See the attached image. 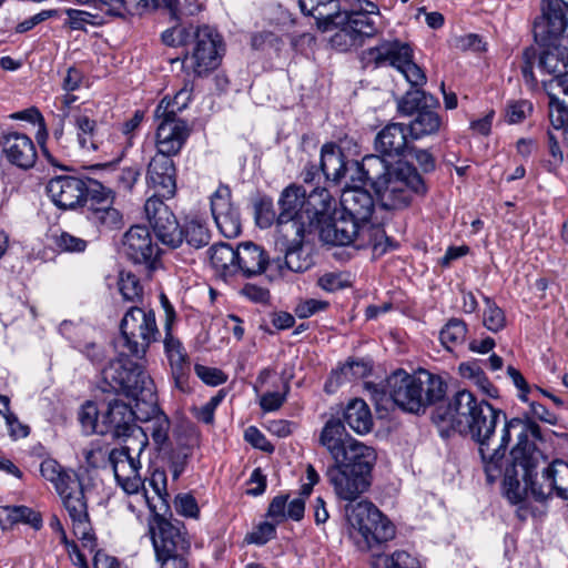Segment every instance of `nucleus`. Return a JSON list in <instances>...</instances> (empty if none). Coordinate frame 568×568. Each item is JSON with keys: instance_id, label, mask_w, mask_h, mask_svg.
Segmentation results:
<instances>
[{"instance_id": "nucleus-1", "label": "nucleus", "mask_w": 568, "mask_h": 568, "mask_svg": "<svg viewBox=\"0 0 568 568\" xmlns=\"http://www.w3.org/2000/svg\"><path fill=\"white\" fill-rule=\"evenodd\" d=\"M320 444L334 460L326 477L338 499L352 501L371 487L377 454L373 447L351 437L341 419L329 418L325 423Z\"/></svg>"}, {"instance_id": "nucleus-2", "label": "nucleus", "mask_w": 568, "mask_h": 568, "mask_svg": "<svg viewBox=\"0 0 568 568\" xmlns=\"http://www.w3.org/2000/svg\"><path fill=\"white\" fill-rule=\"evenodd\" d=\"M501 417V410L495 408L488 402L480 405L471 429L467 432L479 445V454L486 479L489 484H494L501 475L504 476V459L506 449L511 440L513 433H516L517 444L510 452V460H519L524 456L525 446L530 440H541V430L539 425L527 414L523 417L511 418L506 422L501 430V436L496 446H494L493 436L496 426Z\"/></svg>"}, {"instance_id": "nucleus-3", "label": "nucleus", "mask_w": 568, "mask_h": 568, "mask_svg": "<svg viewBox=\"0 0 568 568\" xmlns=\"http://www.w3.org/2000/svg\"><path fill=\"white\" fill-rule=\"evenodd\" d=\"M535 439L525 446L523 458L507 463L503 476L506 498L514 505L520 504L528 493L536 501H545L554 494L568 499V463L556 459L547 463L546 456L537 448Z\"/></svg>"}, {"instance_id": "nucleus-4", "label": "nucleus", "mask_w": 568, "mask_h": 568, "mask_svg": "<svg viewBox=\"0 0 568 568\" xmlns=\"http://www.w3.org/2000/svg\"><path fill=\"white\" fill-rule=\"evenodd\" d=\"M101 375L99 387L102 392L123 394L142 403L138 420L148 423L142 432L145 437L150 433L155 444L163 445L169 439L170 420L160 412L155 386L146 371L121 356L108 364Z\"/></svg>"}, {"instance_id": "nucleus-5", "label": "nucleus", "mask_w": 568, "mask_h": 568, "mask_svg": "<svg viewBox=\"0 0 568 568\" xmlns=\"http://www.w3.org/2000/svg\"><path fill=\"white\" fill-rule=\"evenodd\" d=\"M308 205L313 212V233L318 232L321 241L335 246L354 245L357 248L373 246L376 251L381 242L363 230L356 222L341 212L335 217L336 201L327 189L311 196Z\"/></svg>"}, {"instance_id": "nucleus-6", "label": "nucleus", "mask_w": 568, "mask_h": 568, "mask_svg": "<svg viewBox=\"0 0 568 568\" xmlns=\"http://www.w3.org/2000/svg\"><path fill=\"white\" fill-rule=\"evenodd\" d=\"M447 384L439 375L426 369L408 374L404 369L393 372L385 382V395L402 410L423 414L429 406H437L445 397Z\"/></svg>"}, {"instance_id": "nucleus-7", "label": "nucleus", "mask_w": 568, "mask_h": 568, "mask_svg": "<svg viewBox=\"0 0 568 568\" xmlns=\"http://www.w3.org/2000/svg\"><path fill=\"white\" fill-rule=\"evenodd\" d=\"M534 37L536 42L545 48L539 55V68L552 74L550 80L542 82L549 98L548 112H551L552 108L562 102L560 94L565 97L564 99L568 98V28L549 42H542L535 32Z\"/></svg>"}, {"instance_id": "nucleus-8", "label": "nucleus", "mask_w": 568, "mask_h": 568, "mask_svg": "<svg viewBox=\"0 0 568 568\" xmlns=\"http://www.w3.org/2000/svg\"><path fill=\"white\" fill-rule=\"evenodd\" d=\"M361 61L365 68L393 67L398 70L412 87L426 82L424 71L414 62V51L409 43L400 40H382L377 45L364 50Z\"/></svg>"}, {"instance_id": "nucleus-9", "label": "nucleus", "mask_w": 568, "mask_h": 568, "mask_svg": "<svg viewBox=\"0 0 568 568\" xmlns=\"http://www.w3.org/2000/svg\"><path fill=\"white\" fill-rule=\"evenodd\" d=\"M323 189L315 187L307 194L302 185L293 183L281 192L276 219L278 237H291L294 232H313V212L315 210L308 205V202L313 194Z\"/></svg>"}, {"instance_id": "nucleus-10", "label": "nucleus", "mask_w": 568, "mask_h": 568, "mask_svg": "<svg viewBox=\"0 0 568 568\" xmlns=\"http://www.w3.org/2000/svg\"><path fill=\"white\" fill-rule=\"evenodd\" d=\"M361 495L356 498V500ZM345 507L346 518L352 527V534L357 532L361 540L357 544L361 549L369 550L374 546L386 542L395 537L394 525L371 501L362 500ZM355 501V499H354Z\"/></svg>"}, {"instance_id": "nucleus-11", "label": "nucleus", "mask_w": 568, "mask_h": 568, "mask_svg": "<svg viewBox=\"0 0 568 568\" xmlns=\"http://www.w3.org/2000/svg\"><path fill=\"white\" fill-rule=\"evenodd\" d=\"M191 34L184 67L194 77L201 78L220 67L225 53V43L221 33L207 24L193 27Z\"/></svg>"}, {"instance_id": "nucleus-12", "label": "nucleus", "mask_w": 568, "mask_h": 568, "mask_svg": "<svg viewBox=\"0 0 568 568\" xmlns=\"http://www.w3.org/2000/svg\"><path fill=\"white\" fill-rule=\"evenodd\" d=\"M428 192L425 180L417 169L409 163H398L385 185L375 193L385 210L408 207L415 196H425Z\"/></svg>"}, {"instance_id": "nucleus-13", "label": "nucleus", "mask_w": 568, "mask_h": 568, "mask_svg": "<svg viewBox=\"0 0 568 568\" xmlns=\"http://www.w3.org/2000/svg\"><path fill=\"white\" fill-rule=\"evenodd\" d=\"M134 402L135 408H132L122 400H110L106 409L101 413L99 434H110L116 438L125 437L126 444H138L139 456L148 445V437L144 436L142 428L135 425L142 403Z\"/></svg>"}, {"instance_id": "nucleus-14", "label": "nucleus", "mask_w": 568, "mask_h": 568, "mask_svg": "<svg viewBox=\"0 0 568 568\" xmlns=\"http://www.w3.org/2000/svg\"><path fill=\"white\" fill-rule=\"evenodd\" d=\"M45 191L57 207L74 210L103 193V184L90 178L58 175L49 180Z\"/></svg>"}, {"instance_id": "nucleus-15", "label": "nucleus", "mask_w": 568, "mask_h": 568, "mask_svg": "<svg viewBox=\"0 0 568 568\" xmlns=\"http://www.w3.org/2000/svg\"><path fill=\"white\" fill-rule=\"evenodd\" d=\"M483 403L486 400L477 399L471 392L458 390L448 399L447 404H438L435 407L432 419L438 426H447L460 435L467 436Z\"/></svg>"}, {"instance_id": "nucleus-16", "label": "nucleus", "mask_w": 568, "mask_h": 568, "mask_svg": "<svg viewBox=\"0 0 568 568\" xmlns=\"http://www.w3.org/2000/svg\"><path fill=\"white\" fill-rule=\"evenodd\" d=\"M154 118L158 122L155 154L169 158L178 155L191 133L187 122L175 115V109H170V103H159Z\"/></svg>"}, {"instance_id": "nucleus-17", "label": "nucleus", "mask_w": 568, "mask_h": 568, "mask_svg": "<svg viewBox=\"0 0 568 568\" xmlns=\"http://www.w3.org/2000/svg\"><path fill=\"white\" fill-rule=\"evenodd\" d=\"M143 497L153 513L152 520L149 523V531L155 555L186 552L190 548V541L185 538V532L182 531L183 524L179 520L166 519L158 514L156 505L152 503L145 490Z\"/></svg>"}, {"instance_id": "nucleus-18", "label": "nucleus", "mask_w": 568, "mask_h": 568, "mask_svg": "<svg viewBox=\"0 0 568 568\" xmlns=\"http://www.w3.org/2000/svg\"><path fill=\"white\" fill-rule=\"evenodd\" d=\"M342 213L356 222L363 230L376 237L378 242L387 240L379 223L372 221L375 212V200L365 189L359 186L345 187L341 194Z\"/></svg>"}, {"instance_id": "nucleus-19", "label": "nucleus", "mask_w": 568, "mask_h": 568, "mask_svg": "<svg viewBox=\"0 0 568 568\" xmlns=\"http://www.w3.org/2000/svg\"><path fill=\"white\" fill-rule=\"evenodd\" d=\"M123 253L129 261L144 267L148 276L161 267V250L146 226L133 225L124 234Z\"/></svg>"}, {"instance_id": "nucleus-20", "label": "nucleus", "mask_w": 568, "mask_h": 568, "mask_svg": "<svg viewBox=\"0 0 568 568\" xmlns=\"http://www.w3.org/2000/svg\"><path fill=\"white\" fill-rule=\"evenodd\" d=\"M349 4L353 9L336 11L328 26H346L363 42L375 37L378 32L376 19L381 18L378 6L369 0H349Z\"/></svg>"}, {"instance_id": "nucleus-21", "label": "nucleus", "mask_w": 568, "mask_h": 568, "mask_svg": "<svg viewBox=\"0 0 568 568\" xmlns=\"http://www.w3.org/2000/svg\"><path fill=\"white\" fill-rule=\"evenodd\" d=\"M58 494L72 523L73 534L82 541L84 547L93 550L95 547V538L81 481L78 479V484L74 485V487L67 488L63 493Z\"/></svg>"}, {"instance_id": "nucleus-22", "label": "nucleus", "mask_w": 568, "mask_h": 568, "mask_svg": "<svg viewBox=\"0 0 568 568\" xmlns=\"http://www.w3.org/2000/svg\"><path fill=\"white\" fill-rule=\"evenodd\" d=\"M120 331L121 337L118 343L122 351L114 358V361H118L121 356H124L130 362L141 366L144 369L140 363L134 362L130 358V356H134L136 358H143L145 356L150 344L154 342L159 335L156 322H121ZM110 363L111 361L109 364Z\"/></svg>"}, {"instance_id": "nucleus-23", "label": "nucleus", "mask_w": 568, "mask_h": 568, "mask_svg": "<svg viewBox=\"0 0 568 568\" xmlns=\"http://www.w3.org/2000/svg\"><path fill=\"white\" fill-rule=\"evenodd\" d=\"M133 453L138 454V444H125L119 449H112L109 454L115 480L129 495L144 490V481L139 474L141 464L133 457Z\"/></svg>"}, {"instance_id": "nucleus-24", "label": "nucleus", "mask_w": 568, "mask_h": 568, "mask_svg": "<svg viewBox=\"0 0 568 568\" xmlns=\"http://www.w3.org/2000/svg\"><path fill=\"white\" fill-rule=\"evenodd\" d=\"M146 219L158 240L170 248L181 246V224L174 213L158 197H149L144 204Z\"/></svg>"}, {"instance_id": "nucleus-25", "label": "nucleus", "mask_w": 568, "mask_h": 568, "mask_svg": "<svg viewBox=\"0 0 568 568\" xmlns=\"http://www.w3.org/2000/svg\"><path fill=\"white\" fill-rule=\"evenodd\" d=\"M211 212L224 237L234 239L242 233L241 215L232 202V192L227 185L221 184L211 195Z\"/></svg>"}, {"instance_id": "nucleus-26", "label": "nucleus", "mask_w": 568, "mask_h": 568, "mask_svg": "<svg viewBox=\"0 0 568 568\" xmlns=\"http://www.w3.org/2000/svg\"><path fill=\"white\" fill-rule=\"evenodd\" d=\"M118 288L124 302L131 303L122 320H155V313L145 301L144 286L131 271H121Z\"/></svg>"}, {"instance_id": "nucleus-27", "label": "nucleus", "mask_w": 568, "mask_h": 568, "mask_svg": "<svg viewBox=\"0 0 568 568\" xmlns=\"http://www.w3.org/2000/svg\"><path fill=\"white\" fill-rule=\"evenodd\" d=\"M2 155L11 165L28 171L36 165L38 152L34 142L26 133L4 131L0 138Z\"/></svg>"}, {"instance_id": "nucleus-28", "label": "nucleus", "mask_w": 568, "mask_h": 568, "mask_svg": "<svg viewBox=\"0 0 568 568\" xmlns=\"http://www.w3.org/2000/svg\"><path fill=\"white\" fill-rule=\"evenodd\" d=\"M540 9L535 33L542 42H549L568 28V0H541Z\"/></svg>"}, {"instance_id": "nucleus-29", "label": "nucleus", "mask_w": 568, "mask_h": 568, "mask_svg": "<svg viewBox=\"0 0 568 568\" xmlns=\"http://www.w3.org/2000/svg\"><path fill=\"white\" fill-rule=\"evenodd\" d=\"M146 184L154 191L151 197L170 199L176 191V169L172 158L155 154L149 162Z\"/></svg>"}, {"instance_id": "nucleus-30", "label": "nucleus", "mask_w": 568, "mask_h": 568, "mask_svg": "<svg viewBox=\"0 0 568 568\" xmlns=\"http://www.w3.org/2000/svg\"><path fill=\"white\" fill-rule=\"evenodd\" d=\"M173 323L166 322L165 325L164 352L175 387L183 393H189L191 361L182 343L171 334Z\"/></svg>"}, {"instance_id": "nucleus-31", "label": "nucleus", "mask_w": 568, "mask_h": 568, "mask_svg": "<svg viewBox=\"0 0 568 568\" xmlns=\"http://www.w3.org/2000/svg\"><path fill=\"white\" fill-rule=\"evenodd\" d=\"M112 203L113 192L104 185L103 193L89 201L88 220L101 232L118 230L123 224L122 214Z\"/></svg>"}, {"instance_id": "nucleus-32", "label": "nucleus", "mask_w": 568, "mask_h": 568, "mask_svg": "<svg viewBox=\"0 0 568 568\" xmlns=\"http://www.w3.org/2000/svg\"><path fill=\"white\" fill-rule=\"evenodd\" d=\"M235 257L236 275L246 278L264 273L270 264V256L264 247L251 241L237 244Z\"/></svg>"}, {"instance_id": "nucleus-33", "label": "nucleus", "mask_w": 568, "mask_h": 568, "mask_svg": "<svg viewBox=\"0 0 568 568\" xmlns=\"http://www.w3.org/2000/svg\"><path fill=\"white\" fill-rule=\"evenodd\" d=\"M407 131L405 124H387L375 138V150L383 156L388 158L405 155L409 148Z\"/></svg>"}, {"instance_id": "nucleus-34", "label": "nucleus", "mask_w": 568, "mask_h": 568, "mask_svg": "<svg viewBox=\"0 0 568 568\" xmlns=\"http://www.w3.org/2000/svg\"><path fill=\"white\" fill-rule=\"evenodd\" d=\"M92 109L85 103L77 108L72 114L73 124L77 129V141L82 151L97 152L100 149L98 123L91 116Z\"/></svg>"}, {"instance_id": "nucleus-35", "label": "nucleus", "mask_w": 568, "mask_h": 568, "mask_svg": "<svg viewBox=\"0 0 568 568\" xmlns=\"http://www.w3.org/2000/svg\"><path fill=\"white\" fill-rule=\"evenodd\" d=\"M313 232H294L291 237H278L285 246L284 265L288 271L302 273L313 265L310 254L304 252L303 245Z\"/></svg>"}, {"instance_id": "nucleus-36", "label": "nucleus", "mask_w": 568, "mask_h": 568, "mask_svg": "<svg viewBox=\"0 0 568 568\" xmlns=\"http://www.w3.org/2000/svg\"><path fill=\"white\" fill-rule=\"evenodd\" d=\"M348 162L342 148L335 142H327L321 149V171L325 179L338 184L348 173Z\"/></svg>"}, {"instance_id": "nucleus-37", "label": "nucleus", "mask_w": 568, "mask_h": 568, "mask_svg": "<svg viewBox=\"0 0 568 568\" xmlns=\"http://www.w3.org/2000/svg\"><path fill=\"white\" fill-rule=\"evenodd\" d=\"M19 524L40 530L43 527V518L40 511L26 505H0V529L12 530Z\"/></svg>"}, {"instance_id": "nucleus-38", "label": "nucleus", "mask_w": 568, "mask_h": 568, "mask_svg": "<svg viewBox=\"0 0 568 568\" xmlns=\"http://www.w3.org/2000/svg\"><path fill=\"white\" fill-rule=\"evenodd\" d=\"M446 126L447 122L438 110H425L410 120L407 129L413 140H422L439 134Z\"/></svg>"}, {"instance_id": "nucleus-39", "label": "nucleus", "mask_w": 568, "mask_h": 568, "mask_svg": "<svg viewBox=\"0 0 568 568\" xmlns=\"http://www.w3.org/2000/svg\"><path fill=\"white\" fill-rule=\"evenodd\" d=\"M179 235L181 237V245L186 244L194 250L209 245L211 241V231L207 223L199 215L185 216Z\"/></svg>"}, {"instance_id": "nucleus-40", "label": "nucleus", "mask_w": 568, "mask_h": 568, "mask_svg": "<svg viewBox=\"0 0 568 568\" xmlns=\"http://www.w3.org/2000/svg\"><path fill=\"white\" fill-rule=\"evenodd\" d=\"M394 169L395 166H392L381 153L365 155L361 161V166H358V170L362 171L375 192L382 185H385Z\"/></svg>"}, {"instance_id": "nucleus-41", "label": "nucleus", "mask_w": 568, "mask_h": 568, "mask_svg": "<svg viewBox=\"0 0 568 568\" xmlns=\"http://www.w3.org/2000/svg\"><path fill=\"white\" fill-rule=\"evenodd\" d=\"M413 88L398 101L397 108L402 114L414 118L418 112L439 109V101L436 97L425 92L419 87Z\"/></svg>"}, {"instance_id": "nucleus-42", "label": "nucleus", "mask_w": 568, "mask_h": 568, "mask_svg": "<svg viewBox=\"0 0 568 568\" xmlns=\"http://www.w3.org/2000/svg\"><path fill=\"white\" fill-rule=\"evenodd\" d=\"M372 371V366L364 359H348L344 365L331 373L325 384V390L333 393L339 385L353 379L366 377Z\"/></svg>"}, {"instance_id": "nucleus-43", "label": "nucleus", "mask_w": 568, "mask_h": 568, "mask_svg": "<svg viewBox=\"0 0 568 568\" xmlns=\"http://www.w3.org/2000/svg\"><path fill=\"white\" fill-rule=\"evenodd\" d=\"M210 263L215 273L227 281L236 275L235 248L227 243H216L209 248Z\"/></svg>"}, {"instance_id": "nucleus-44", "label": "nucleus", "mask_w": 568, "mask_h": 568, "mask_svg": "<svg viewBox=\"0 0 568 568\" xmlns=\"http://www.w3.org/2000/svg\"><path fill=\"white\" fill-rule=\"evenodd\" d=\"M344 422L358 435L368 434L374 425L368 405L359 398L352 399L344 410Z\"/></svg>"}, {"instance_id": "nucleus-45", "label": "nucleus", "mask_w": 568, "mask_h": 568, "mask_svg": "<svg viewBox=\"0 0 568 568\" xmlns=\"http://www.w3.org/2000/svg\"><path fill=\"white\" fill-rule=\"evenodd\" d=\"M40 471L43 478L53 484L57 493H63L64 489L72 488L78 484V475L65 470L54 459H44L40 465Z\"/></svg>"}, {"instance_id": "nucleus-46", "label": "nucleus", "mask_w": 568, "mask_h": 568, "mask_svg": "<svg viewBox=\"0 0 568 568\" xmlns=\"http://www.w3.org/2000/svg\"><path fill=\"white\" fill-rule=\"evenodd\" d=\"M301 11L305 16L314 17L317 20H323L325 29L328 28L331 17L334 16L338 9L337 0H297Z\"/></svg>"}, {"instance_id": "nucleus-47", "label": "nucleus", "mask_w": 568, "mask_h": 568, "mask_svg": "<svg viewBox=\"0 0 568 568\" xmlns=\"http://www.w3.org/2000/svg\"><path fill=\"white\" fill-rule=\"evenodd\" d=\"M160 8L168 10L172 21L182 23L185 18L200 13L203 4L199 0H160Z\"/></svg>"}, {"instance_id": "nucleus-48", "label": "nucleus", "mask_w": 568, "mask_h": 568, "mask_svg": "<svg viewBox=\"0 0 568 568\" xmlns=\"http://www.w3.org/2000/svg\"><path fill=\"white\" fill-rule=\"evenodd\" d=\"M466 336L467 326L465 322H447L439 333L440 342L447 351H453L454 347L462 345Z\"/></svg>"}, {"instance_id": "nucleus-49", "label": "nucleus", "mask_w": 568, "mask_h": 568, "mask_svg": "<svg viewBox=\"0 0 568 568\" xmlns=\"http://www.w3.org/2000/svg\"><path fill=\"white\" fill-rule=\"evenodd\" d=\"M192 29V24L185 26L183 23L175 22L173 27L162 32L161 40L169 47H187L191 41Z\"/></svg>"}, {"instance_id": "nucleus-50", "label": "nucleus", "mask_w": 568, "mask_h": 568, "mask_svg": "<svg viewBox=\"0 0 568 568\" xmlns=\"http://www.w3.org/2000/svg\"><path fill=\"white\" fill-rule=\"evenodd\" d=\"M254 217L257 226L267 229L276 223L277 214L274 211L273 200L270 196H260L254 202Z\"/></svg>"}, {"instance_id": "nucleus-51", "label": "nucleus", "mask_w": 568, "mask_h": 568, "mask_svg": "<svg viewBox=\"0 0 568 568\" xmlns=\"http://www.w3.org/2000/svg\"><path fill=\"white\" fill-rule=\"evenodd\" d=\"M332 27L337 29L331 37V44L336 50L345 52L353 48L361 47L364 43L361 38L349 32L351 30H348L346 26H328L326 30H329Z\"/></svg>"}, {"instance_id": "nucleus-52", "label": "nucleus", "mask_w": 568, "mask_h": 568, "mask_svg": "<svg viewBox=\"0 0 568 568\" xmlns=\"http://www.w3.org/2000/svg\"><path fill=\"white\" fill-rule=\"evenodd\" d=\"M79 420L85 434H99L101 414L94 403L88 402L82 405L79 413Z\"/></svg>"}, {"instance_id": "nucleus-53", "label": "nucleus", "mask_w": 568, "mask_h": 568, "mask_svg": "<svg viewBox=\"0 0 568 568\" xmlns=\"http://www.w3.org/2000/svg\"><path fill=\"white\" fill-rule=\"evenodd\" d=\"M225 394L223 390H219L216 395L211 397V399L205 403L204 405L200 407H192V414L193 416L204 423V424H212L214 422V412L216 407L221 404L223 400Z\"/></svg>"}, {"instance_id": "nucleus-54", "label": "nucleus", "mask_w": 568, "mask_h": 568, "mask_svg": "<svg viewBox=\"0 0 568 568\" xmlns=\"http://www.w3.org/2000/svg\"><path fill=\"white\" fill-rule=\"evenodd\" d=\"M548 138V152L550 158L546 161H544V168L550 172H556L564 162V154L560 149L559 142L556 138V135L551 132H547Z\"/></svg>"}, {"instance_id": "nucleus-55", "label": "nucleus", "mask_w": 568, "mask_h": 568, "mask_svg": "<svg viewBox=\"0 0 568 568\" xmlns=\"http://www.w3.org/2000/svg\"><path fill=\"white\" fill-rule=\"evenodd\" d=\"M149 485L162 503L163 507H169L170 495L168 493V477L163 469H154L149 478Z\"/></svg>"}, {"instance_id": "nucleus-56", "label": "nucleus", "mask_w": 568, "mask_h": 568, "mask_svg": "<svg viewBox=\"0 0 568 568\" xmlns=\"http://www.w3.org/2000/svg\"><path fill=\"white\" fill-rule=\"evenodd\" d=\"M538 57L537 50L534 47H528L523 52L521 74L527 85L531 89L537 85V79L534 74V64Z\"/></svg>"}, {"instance_id": "nucleus-57", "label": "nucleus", "mask_w": 568, "mask_h": 568, "mask_svg": "<svg viewBox=\"0 0 568 568\" xmlns=\"http://www.w3.org/2000/svg\"><path fill=\"white\" fill-rule=\"evenodd\" d=\"M548 116L555 130H564L565 140L568 143V98L562 99L557 108H552V111L548 112Z\"/></svg>"}, {"instance_id": "nucleus-58", "label": "nucleus", "mask_w": 568, "mask_h": 568, "mask_svg": "<svg viewBox=\"0 0 568 568\" xmlns=\"http://www.w3.org/2000/svg\"><path fill=\"white\" fill-rule=\"evenodd\" d=\"M532 112V104L527 100L509 102L506 108V118L509 123H520Z\"/></svg>"}, {"instance_id": "nucleus-59", "label": "nucleus", "mask_w": 568, "mask_h": 568, "mask_svg": "<svg viewBox=\"0 0 568 568\" xmlns=\"http://www.w3.org/2000/svg\"><path fill=\"white\" fill-rule=\"evenodd\" d=\"M194 372L203 383L210 386H219L227 379L226 375L215 367L196 364L194 366Z\"/></svg>"}, {"instance_id": "nucleus-60", "label": "nucleus", "mask_w": 568, "mask_h": 568, "mask_svg": "<svg viewBox=\"0 0 568 568\" xmlns=\"http://www.w3.org/2000/svg\"><path fill=\"white\" fill-rule=\"evenodd\" d=\"M290 390L288 383L284 385V392L281 394L278 392H268L265 393L260 399V406L264 412H275L282 407L284 402L286 400L287 393Z\"/></svg>"}, {"instance_id": "nucleus-61", "label": "nucleus", "mask_w": 568, "mask_h": 568, "mask_svg": "<svg viewBox=\"0 0 568 568\" xmlns=\"http://www.w3.org/2000/svg\"><path fill=\"white\" fill-rule=\"evenodd\" d=\"M175 510L185 517L196 518L200 509L195 498L190 494H179L174 499Z\"/></svg>"}, {"instance_id": "nucleus-62", "label": "nucleus", "mask_w": 568, "mask_h": 568, "mask_svg": "<svg viewBox=\"0 0 568 568\" xmlns=\"http://www.w3.org/2000/svg\"><path fill=\"white\" fill-rule=\"evenodd\" d=\"M140 176L141 171L138 166L123 168L115 174L116 186L123 191H131Z\"/></svg>"}, {"instance_id": "nucleus-63", "label": "nucleus", "mask_w": 568, "mask_h": 568, "mask_svg": "<svg viewBox=\"0 0 568 568\" xmlns=\"http://www.w3.org/2000/svg\"><path fill=\"white\" fill-rule=\"evenodd\" d=\"M275 526L264 521L257 526L255 530L247 534L245 540L248 544L264 545L275 536Z\"/></svg>"}, {"instance_id": "nucleus-64", "label": "nucleus", "mask_w": 568, "mask_h": 568, "mask_svg": "<svg viewBox=\"0 0 568 568\" xmlns=\"http://www.w3.org/2000/svg\"><path fill=\"white\" fill-rule=\"evenodd\" d=\"M386 568H420L418 560L404 550L395 551L386 561Z\"/></svg>"}]
</instances>
